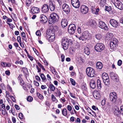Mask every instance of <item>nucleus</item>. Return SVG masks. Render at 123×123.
<instances>
[{
    "instance_id": "nucleus-21",
    "label": "nucleus",
    "mask_w": 123,
    "mask_h": 123,
    "mask_svg": "<svg viewBox=\"0 0 123 123\" xmlns=\"http://www.w3.org/2000/svg\"><path fill=\"white\" fill-rule=\"evenodd\" d=\"M95 22L93 19H90L87 23V25L93 27L95 25Z\"/></svg>"
},
{
    "instance_id": "nucleus-64",
    "label": "nucleus",
    "mask_w": 123,
    "mask_h": 123,
    "mask_svg": "<svg viewBox=\"0 0 123 123\" xmlns=\"http://www.w3.org/2000/svg\"><path fill=\"white\" fill-rule=\"evenodd\" d=\"M22 69L23 72L25 74V73L27 71V69L25 68H23Z\"/></svg>"
},
{
    "instance_id": "nucleus-52",
    "label": "nucleus",
    "mask_w": 123,
    "mask_h": 123,
    "mask_svg": "<svg viewBox=\"0 0 123 123\" xmlns=\"http://www.w3.org/2000/svg\"><path fill=\"white\" fill-rule=\"evenodd\" d=\"M67 109L68 111H70L72 109V108L70 105H68L67 106Z\"/></svg>"
},
{
    "instance_id": "nucleus-27",
    "label": "nucleus",
    "mask_w": 123,
    "mask_h": 123,
    "mask_svg": "<svg viewBox=\"0 0 123 123\" xmlns=\"http://www.w3.org/2000/svg\"><path fill=\"white\" fill-rule=\"evenodd\" d=\"M102 78L103 81H105V80L109 78V77L107 74L106 73H104L102 74Z\"/></svg>"
},
{
    "instance_id": "nucleus-60",
    "label": "nucleus",
    "mask_w": 123,
    "mask_h": 123,
    "mask_svg": "<svg viewBox=\"0 0 123 123\" xmlns=\"http://www.w3.org/2000/svg\"><path fill=\"white\" fill-rule=\"evenodd\" d=\"M77 31L78 33L79 34H80L81 32V30L80 27H78L77 29Z\"/></svg>"
},
{
    "instance_id": "nucleus-51",
    "label": "nucleus",
    "mask_w": 123,
    "mask_h": 123,
    "mask_svg": "<svg viewBox=\"0 0 123 123\" xmlns=\"http://www.w3.org/2000/svg\"><path fill=\"white\" fill-rule=\"evenodd\" d=\"M2 114L4 115L6 114L7 113V112L6 110L4 109V110H2Z\"/></svg>"
},
{
    "instance_id": "nucleus-54",
    "label": "nucleus",
    "mask_w": 123,
    "mask_h": 123,
    "mask_svg": "<svg viewBox=\"0 0 123 123\" xmlns=\"http://www.w3.org/2000/svg\"><path fill=\"white\" fill-rule=\"evenodd\" d=\"M61 57L62 59V62H63L64 61L65 59L64 55L63 54L61 56Z\"/></svg>"
},
{
    "instance_id": "nucleus-17",
    "label": "nucleus",
    "mask_w": 123,
    "mask_h": 123,
    "mask_svg": "<svg viewBox=\"0 0 123 123\" xmlns=\"http://www.w3.org/2000/svg\"><path fill=\"white\" fill-rule=\"evenodd\" d=\"M41 22L43 23H45L48 21V18L44 14L41 15L40 17Z\"/></svg>"
},
{
    "instance_id": "nucleus-31",
    "label": "nucleus",
    "mask_w": 123,
    "mask_h": 123,
    "mask_svg": "<svg viewBox=\"0 0 123 123\" xmlns=\"http://www.w3.org/2000/svg\"><path fill=\"white\" fill-rule=\"evenodd\" d=\"M62 115L65 116H66L67 115V111L66 108H64L62 109Z\"/></svg>"
},
{
    "instance_id": "nucleus-18",
    "label": "nucleus",
    "mask_w": 123,
    "mask_h": 123,
    "mask_svg": "<svg viewBox=\"0 0 123 123\" xmlns=\"http://www.w3.org/2000/svg\"><path fill=\"white\" fill-rule=\"evenodd\" d=\"M110 23L111 25L114 27H117L118 25V23L114 19H111Z\"/></svg>"
},
{
    "instance_id": "nucleus-32",
    "label": "nucleus",
    "mask_w": 123,
    "mask_h": 123,
    "mask_svg": "<svg viewBox=\"0 0 123 123\" xmlns=\"http://www.w3.org/2000/svg\"><path fill=\"white\" fill-rule=\"evenodd\" d=\"M105 0H101L100 3V5L101 6L103 7L106 4Z\"/></svg>"
},
{
    "instance_id": "nucleus-47",
    "label": "nucleus",
    "mask_w": 123,
    "mask_h": 123,
    "mask_svg": "<svg viewBox=\"0 0 123 123\" xmlns=\"http://www.w3.org/2000/svg\"><path fill=\"white\" fill-rule=\"evenodd\" d=\"M18 117L20 119H22L23 118V115L22 113H20L18 114Z\"/></svg>"
},
{
    "instance_id": "nucleus-49",
    "label": "nucleus",
    "mask_w": 123,
    "mask_h": 123,
    "mask_svg": "<svg viewBox=\"0 0 123 123\" xmlns=\"http://www.w3.org/2000/svg\"><path fill=\"white\" fill-rule=\"evenodd\" d=\"M122 61L121 60H119L117 62V65L118 66H120L122 64Z\"/></svg>"
},
{
    "instance_id": "nucleus-53",
    "label": "nucleus",
    "mask_w": 123,
    "mask_h": 123,
    "mask_svg": "<svg viewBox=\"0 0 123 123\" xmlns=\"http://www.w3.org/2000/svg\"><path fill=\"white\" fill-rule=\"evenodd\" d=\"M106 100L105 99H103L101 102V104L102 105H104L105 104Z\"/></svg>"
},
{
    "instance_id": "nucleus-38",
    "label": "nucleus",
    "mask_w": 123,
    "mask_h": 123,
    "mask_svg": "<svg viewBox=\"0 0 123 123\" xmlns=\"http://www.w3.org/2000/svg\"><path fill=\"white\" fill-rule=\"evenodd\" d=\"M37 95L38 98L41 99H43V96L39 92L37 93Z\"/></svg>"
},
{
    "instance_id": "nucleus-28",
    "label": "nucleus",
    "mask_w": 123,
    "mask_h": 123,
    "mask_svg": "<svg viewBox=\"0 0 123 123\" xmlns=\"http://www.w3.org/2000/svg\"><path fill=\"white\" fill-rule=\"evenodd\" d=\"M81 87L82 90L84 91H86L87 89L86 85L85 83H82L81 86Z\"/></svg>"
},
{
    "instance_id": "nucleus-26",
    "label": "nucleus",
    "mask_w": 123,
    "mask_h": 123,
    "mask_svg": "<svg viewBox=\"0 0 123 123\" xmlns=\"http://www.w3.org/2000/svg\"><path fill=\"white\" fill-rule=\"evenodd\" d=\"M94 37L97 39L98 40H100L102 37V36L100 34L98 33L96 34Z\"/></svg>"
},
{
    "instance_id": "nucleus-20",
    "label": "nucleus",
    "mask_w": 123,
    "mask_h": 123,
    "mask_svg": "<svg viewBox=\"0 0 123 123\" xmlns=\"http://www.w3.org/2000/svg\"><path fill=\"white\" fill-rule=\"evenodd\" d=\"M90 87L93 89H95L96 86V84L94 80L92 79L91 80L90 82Z\"/></svg>"
},
{
    "instance_id": "nucleus-10",
    "label": "nucleus",
    "mask_w": 123,
    "mask_h": 123,
    "mask_svg": "<svg viewBox=\"0 0 123 123\" xmlns=\"http://www.w3.org/2000/svg\"><path fill=\"white\" fill-rule=\"evenodd\" d=\"M118 43L117 40L116 38L114 39L110 43V46L111 49H112L115 48L117 45Z\"/></svg>"
},
{
    "instance_id": "nucleus-40",
    "label": "nucleus",
    "mask_w": 123,
    "mask_h": 123,
    "mask_svg": "<svg viewBox=\"0 0 123 123\" xmlns=\"http://www.w3.org/2000/svg\"><path fill=\"white\" fill-rule=\"evenodd\" d=\"M111 9V7L109 6V7L106 6L105 7V10L106 11L109 12L110 11Z\"/></svg>"
},
{
    "instance_id": "nucleus-30",
    "label": "nucleus",
    "mask_w": 123,
    "mask_h": 123,
    "mask_svg": "<svg viewBox=\"0 0 123 123\" xmlns=\"http://www.w3.org/2000/svg\"><path fill=\"white\" fill-rule=\"evenodd\" d=\"M120 113V114L119 109L117 108L114 111V114L115 115L117 116L118 115H119Z\"/></svg>"
},
{
    "instance_id": "nucleus-62",
    "label": "nucleus",
    "mask_w": 123,
    "mask_h": 123,
    "mask_svg": "<svg viewBox=\"0 0 123 123\" xmlns=\"http://www.w3.org/2000/svg\"><path fill=\"white\" fill-rule=\"evenodd\" d=\"M5 73L8 76L10 74V72L9 70H7L5 71Z\"/></svg>"
},
{
    "instance_id": "nucleus-14",
    "label": "nucleus",
    "mask_w": 123,
    "mask_h": 123,
    "mask_svg": "<svg viewBox=\"0 0 123 123\" xmlns=\"http://www.w3.org/2000/svg\"><path fill=\"white\" fill-rule=\"evenodd\" d=\"M49 10V6L47 4H44L42 6L41 11L43 13H45L48 12Z\"/></svg>"
},
{
    "instance_id": "nucleus-42",
    "label": "nucleus",
    "mask_w": 123,
    "mask_h": 123,
    "mask_svg": "<svg viewBox=\"0 0 123 123\" xmlns=\"http://www.w3.org/2000/svg\"><path fill=\"white\" fill-rule=\"evenodd\" d=\"M51 98L52 100L53 101H55L56 100V102H57V100H56V98L54 96V95L53 94H52L51 95Z\"/></svg>"
},
{
    "instance_id": "nucleus-59",
    "label": "nucleus",
    "mask_w": 123,
    "mask_h": 123,
    "mask_svg": "<svg viewBox=\"0 0 123 123\" xmlns=\"http://www.w3.org/2000/svg\"><path fill=\"white\" fill-rule=\"evenodd\" d=\"M70 121L71 122H73L75 121V118L73 117H71L70 119Z\"/></svg>"
},
{
    "instance_id": "nucleus-43",
    "label": "nucleus",
    "mask_w": 123,
    "mask_h": 123,
    "mask_svg": "<svg viewBox=\"0 0 123 123\" xmlns=\"http://www.w3.org/2000/svg\"><path fill=\"white\" fill-rule=\"evenodd\" d=\"M27 100L29 102H31L32 101L33 98L31 96H29L27 98Z\"/></svg>"
},
{
    "instance_id": "nucleus-2",
    "label": "nucleus",
    "mask_w": 123,
    "mask_h": 123,
    "mask_svg": "<svg viewBox=\"0 0 123 123\" xmlns=\"http://www.w3.org/2000/svg\"><path fill=\"white\" fill-rule=\"evenodd\" d=\"M76 37L78 38L80 40H83L84 39L86 40L90 39L91 38V34H90L87 31H84L82 34V36L80 37L78 36L77 35H76Z\"/></svg>"
},
{
    "instance_id": "nucleus-39",
    "label": "nucleus",
    "mask_w": 123,
    "mask_h": 123,
    "mask_svg": "<svg viewBox=\"0 0 123 123\" xmlns=\"http://www.w3.org/2000/svg\"><path fill=\"white\" fill-rule=\"evenodd\" d=\"M103 81L104 83L106 85H108L109 84V78H108L106 80H103Z\"/></svg>"
},
{
    "instance_id": "nucleus-3",
    "label": "nucleus",
    "mask_w": 123,
    "mask_h": 123,
    "mask_svg": "<svg viewBox=\"0 0 123 123\" xmlns=\"http://www.w3.org/2000/svg\"><path fill=\"white\" fill-rule=\"evenodd\" d=\"M72 43L71 40L70 39H67L63 38L62 39V44L63 49L64 50H67L69 45Z\"/></svg>"
},
{
    "instance_id": "nucleus-7",
    "label": "nucleus",
    "mask_w": 123,
    "mask_h": 123,
    "mask_svg": "<svg viewBox=\"0 0 123 123\" xmlns=\"http://www.w3.org/2000/svg\"><path fill=\"white\" fill-rule=\"evenodd\" d=\"M76 29V26L74 24H71L69 25L68 28V32L70 34H73L74 33Z\"/></svg>"
},
{
    "instance_id": "nucleus-57",
    "label": "nucleus",
    "mask_w": 123,
    "mask_h": 123,
    "mask_svg": "<svg viewBox=\"0 0 123 123\" xmlns=\"http://www.w3.org/2000/svg\"><path fill=\"white\" fill-rule=\"evenodd\" d=\"M75 119H76L75 118ZM75 122L80 123V118H77L75 120Z\"/></svg>"
},
{
    "instance_id": "nucleus-37",
    "label": "nucleus",
    "mask_w": 123,
    "mask_h": 123,
    "mask_svg": "<svg viewBox=\"0 0 123 123\" xmlns=\"http://www.w3.org/2000/svg\"><path fill=\"white\" fill-rule=\"evenodd\" d=\"M56 89H57V91L56 92H55V93L59 97V98H60V96L61 94V93L58 89L57 88Z\"/></svg>"
},
{
    "instance_id": "nucleus-23",
    "label": "nucleus",
    "mask_w": 123,
    "mask_h": 123,
    "mask_svg": "<svg viewBox=\"0 0 123 123\" xmlns=\"http://www.w3.org/2000/svg\"><path fill=\"white\" fill-rule=\"evenodd\" d=\"M61 25L63 27H65L68 25L67 20L65 19H62L61 21Z\"/></svg>"
},
{
    "instance_id": "nucleus-55",
    "label": "nucleus",
    "mask_w": 123,
    "mask_h": 123,
    "mask_svg": "<svg viewBox=\"0 0 123 123\" xmlns=\"http://www.w3.org/2000/svg\"><path fill=\"white\" fill-rule=\"evenodd\" d=\"M34 85L37 86H39V83L35 81H34Z\"/></svg>"
},
{
    "instance_id": "nucleus-12",
    "label": "nucleus",
    "mask_w": 123,
    "mask_h": 123,
    "mask_svg": "<svg viewBox=\"0 0 123 123\" xmlns=\"http://www.w3.org/2000/svg\"><path fill=\"white\" fill-rule=\"evenodd\" d=\"M71 4L72 6L76 8H78L80 6V3L79 0H71Z\"/></svg>"
},
{
    "instance_id": "nucleus-16",
    "label": "nucleus",
    "mask_w": 123,
    "mask_h": 123,
    "mask_svg": "<svg viewBox=\"0 0 123 123\" xmlns=\"http://www.w3.org/2000/svg\"><path fill=\"white\" fill-rule=\"evenodd\" d=\"M49 34L47 33L46 34V36L47 38L49 39V42H53L55 38V35L54 34H53L52 35H49Z\"/></svg>"
},
{
    "instance_id": "nucleus-29",
    "label": "nucleus",
    "mask_w": 123,
    "mask_h": 123,
    "mask_svg": "<svg viewBox=\"0 0 123 123\" xmlns=\"http://www.w3.org/2000/svg\"><path fill=\"white\" fill-rule=\"evenodd\" d=\"M84 52L87 55H89L90 54L89 49L87 47L85 48L84 49Z\"/></svg>"
},
{
    "instance_id": "nucleus-25",
    "label": "nucleus",
    "mask_w": 123,
    "mask_h": 123,
    "mask_svg": "<svg viewBox=\"0 0 123 123\" xmlns=\"http://www.w3.org/2000/svg\"><path fill=\"white\" fill-rule=\"evenodd\" d=\"M21 36L22 37V39L25 41V42H27V39L26 37V35L25 33L24 32H21Z\"/></svg>"
},
{
    "instance_id": "nucleus-19",
    "label": "nucleus",
    "mask_w": 123,
    "mask_h": 123,
    "mask_svg": "<svg viewBox=\"0 0 123 123\" xmlns=\"http://www.w3.org/2000/svg\"><path fill=\"white\" fill-rule=\"evenodd\" d=\"M113 36V34L111 33H108L106 35L105 38V40L109 41L111 40Z\"/></svg>"
},
{
    "instance_id": "nucleus-58",
    "label": "nucleus",
    "mask_w": 123,
    "mask_h": 123,
    "mask_svg": "<svg viewBox=\"0 0 123 123\" xmlns=\"http://www.w3.org/2000/svg\"><path fill=\"white\" fill-rule=\"evenodd\" d=\"M17 41L18 42H21V37L20 36H18L17 37Z\"/></svg>"
},
{
    "instance_id": "nucleus-34",
    "label": "nucleus",
    "mask_w": 123,
    "mask_h": 123,
    "mask_svg": "<svg viewBox=\"0 0 123 123\" xmlns=\"http://www.w3.org/2000/svg\"><path fill=\"white\" fill-rule=\"evenodd\" d=\"M49 88L50 90L52 91H54L55 89V88L52 84H50L49 86Z\"/></svg>"
},
{
    "instance_id": "nucleus-24",
    "label": "nucleus",
    "mask_w": 123,
    "mask_h": 123,
    "mask_svg": "<svg viewBox=\"0 0 123 123\" xmlns=\"http://www.w3.org/2000/svg\"><path fill=\"white\" fill-rule=\"evenodd\" d=\"M102 64L100 62H98L96 64V67L97 69H101L102 68Z\"/></svg>"
},
{
    "instance_id": "nucleus-41",
    "label": "nucleus",
    "mask_w": 123,
    "mask_h": 123,
    "mask_svg": "<svg viewBox=\"0 0 123 123\" xmlns=\"http://www.w3.org/2000/svg\"><path fill=\"white\" fill-rule=\"evenodd\" d=\"M31 3V1H30L29 0H27L26 1L25 4L26 6H29Z\"/></svg>"
},
{
    "instance_id": "nucleus-61",
    "label": "nucleus",
    "mask_w": 123,
    "mask_h": 123,
    "mask_svg": "<svg viewBox=\"0 0 123 123\" xmlns=\"http://www.w3.org/2000/svg\"><path fill=\"white\" fill-rule=\"evenodd\" d=\"M10 97L12 99V100L14 102H15L16 101V100L15 98L12 96H10Z\"/></svg>"
},
{
    "instance_id": "nucleus-9",
    "label": "nucleus",
    "mask_w": 123,
    "mask_h": 123,
    "mask_svg": "<svg viewBox=\"0 0 123 123\" xmlns=\"http://www.w3.org/2000/svg\"><path fill=\"white\" fill-rule=\"evenodd\" d=\"M110 75L111 78L113 80L117 82L119 81V77L118 75L114 73L111 72L110 73Z\"/></svg>"
},
{
    "instance_id": "nucleus-33",
    "label": "nucleus",
    "mask_w": 123,
    "mask_h": 123,
    "mask_svg": "<svg viewBox=\"0 0 123 123\" xmlns=\"http://www.w3.org/2000/svg\"><path fill=\"white\" fill-rule=\"evenodd\" d=\"M40 76L43 82H46L47 81L46 78L43 74H41Z\"/></svg>"
},
{
    "instance_id": "nucleus-15",
    "label": "nucleus",
    "mask_w": 123,
    "mask_h": 123,
    "mask_svg": "<svg viewBox=\"0 0 123 123\" xmlns=\"http://www.w3.org/2000/svg\"><path fill=\"white\" fill-rule=\"evenodd\" d=\"M98 26L100 28L105 30H107L108 29V27L105 23L102 21L99 22Z\"/></svg>"
},
{
    "instance_id": "nucleus-11",
    "label": "nucleus",
    "mask_w": 123,
    "mask_h": 123,
    "mask_svg": "<svg viewBox=\"0 0 123 123\" xmlns=\"http://www.w3.org/2000/svg\"><path fill=\"white\" fill-rule=\"evenodd\" d=\"M62 8L63 11L67 14H68L70 12V8L67 4L64 3L62 6Z\"/></svg>"
},
{
    "instance_id": "nucleus-1",
    "label": "nucleus",
    "mask_w": 123,
    "mask_h": 123,
    "mask_svg": "<svg viewBox=\"0 0 123 123\" xmlns=\"http://www.w3.org/2000/svg\"><path fill=\"white\" fill-rule=\"evenodd\" d=\"M58 19V15L55 13H52L51 14L49 18V24L54 23L57 22Z\"/></svg>"
},
{
    "instance_id": "nucleus-50",
    "label": "nucleus",
    "mask_w": 123,
    "mask_h": 123,
    "mask_svg": "<svg viewBox=\"0 0 123 123\" xmlns=\"http://www.w3.org/2000/svg\"><path fill=\"white\" fill-rule=\"evenodd\" d=\"M1 65L3 67H6V63L2 62L1 63Z\"/></svg>"
},
{
    "instance_id": "nucleus-56",
    "label": "nucleus",
    "mask_w": 123,
    "mask_h": 123,
    "mask_svg": "<svg viewBox=\"0 0 123 123\" xmlns=\"http://www.w3.org/2000/svg\"><path fill=\"white\" fill-rule=\"evenodd\" d=\"M37 81H40L41 80L40 77L38 76H36L35 77Z\"/></svg>"
},
{
    "instance_id": "nucleus-36",
    "label": "nucleus",
    "mask_w": 123,
    "mask_h": 123,
    "mask_svg": "<svg viewBox=\"0 0 123 123\" xmlns=\"http://www.w3.org/2000/svg\"><path fill=\"white\" fill-rule=\"evenodd\" d=\"M21 85L23 86V88L24 90H25L26 89V87L25 84L23 81L20 82Z\"/></svg>"
},
{
    "instance_id": "nucleus-4",
    "label": "nucleus",
    "mask_w": 123,
    "mask_h": 123,
    "mask_svg": "<svg viewBox=\"0 0 123 123\" xmlns=\"http://www.w3.org/2000/svg\"><path fill=\"white\" fill-rule=\"evenodd\" d=\"M112 3L116 7L120 10L123 9V4L119 0H111Z\"/></svg>"
},
{
    "instance_id": "nucleus-22",
    "label": "nucleus",
    "mask_w": 123,
    "mask_h": 123,
    "mask_svg": "<svg viewBox=\"0 0 123 123\" xmlns=\"http://www.w3.org/2000/svg\"><path fill=\"white\" fill-rule=\"evenodd\" d=\"M31 11L33 13H35L39 12L40 10L39 8L34 7L32 8Z\"/></svg>"
},
{
    "instance_id": "nucleus-45",
    "label": "nucleus",
    "mask_w": 123,
    "mask_h": 123,
    "mask_svg": "<svg viewBox=\"0 0 123 123\" xmlns=\"http://www.w3.org/2000/svg\"><path fill=\"white\" fill-rule=\"evenodd\" d=\"M15 110L14 108H11V112L14 116L16 115V113L15 112Z\"/></svg>"
},
{
    "instance_id": "nucleus-63",
    "label": "nucleus",
    "mask_w": 123,
    "mask_h": 123,
    "mask_svg": "<svg viewBox=\"0 0 123 123\" xmlns=\"http://www.w3.org/2000/svg\"><path fill=\"white\" fill-rule=\"evenodd\" d=\"M14 106L15 108L17 110H18L19 109V107L18 105H15Z\"/></svg>"
},
{
    "instance_id": "nucleus-44",
    "label": "nucleus",
    "mask_w": 123,
    "mask_h": 123,
    "mask_svg": "<svg viewBox=\"0 0 123 123\" xmlns=\"http://www.w3.org/2000/svg\"><path fill=\"white\" fill-rule=\"evenodd\" d=\"M70 80L72 84L74 86L75 84V82L74 80L72 78H71Z\"/></svg>"
},
{
    "instance_id": "nucleus-5",
    "label": "nucleus",
    "mask_w": 123,
    "mask_h": 123,
    "mask_svg": "<svg viewBox=\"0 0 123 123\" xmlns=\"http://www.w3.org/2000/svg\"><path fill=\"white\" fill-rule=\"evenodd\" d=\"M86 72L87 75L90 77H93L95 74L94 69L91 67H88L87 68Z\"/></svg>"
},
{
    "instance_id": "nucleus-8",
    "label": "nucleus",
    "mask_w": 123,
    "mask_h": 123,
    "mask_svg": "<svg viewBox=\"0 0 123 123\" xmlns=\"http://www.w3.org/2000/svg\"><path fill=\"white\" fill-rule=\"evenodd\" d=\"M117 94L115 92H111L110 93V99L111 101L115 103L117 99Z\"/></svg>"
},
{
    "instance_id": "nucleus-6",
    "label": "nucleus",
    "mask_w": 123,
    "mask_h": 123,
    "mask_svg": "<svg viewBox=\"0 0 123 123\" xmlns=\"http://www.w3.org/2000/svg\"><path fill=\"white\" fill-rule=\"evenodd\" d=\"M94 48L96 51L101 52L104 49L105 46L103 44L101 43H97L95 46Z\"/></svg>"
},
{
    "instance_id": "nucleus-48",
    "label": "nucleus",
    "mask_w": 123,
    "mask_h": 123,
    "mask_svg": "<svg viewBox=\"0 0 123 123\" xmlns=\"http://www.w3.org/2000/svg\"><path fill=\"white\" fill-rule=\"evenodd\" d=\"M36 34L38 36H40L41 35V33L40 31L39 30L37 31L36 32Z\"/></svg>"
},
{
    "instance_id": "nucleus-35",
    "label": "nucleus",
    "mask_w": 123,
    "mask_h": 123,
    "mask_svg": "<svg viewBox=\"0 0 123 123\" xmlns=\"http://www.w3.org/2000/svg\"><path fill=\"white\" fill-rule=\"evenodd\" d=\"M93 95L94 97L97 99H98L100 97V95L98 93H94Z\"/></svg>"
},
{
    "instance_id": "nucleus-13",
    "label": "nucleus",
    "mask_w": 123,
    "mask_h": 123,
    "mask_svg": "<svg viewBox=\"0 0 123 123\" xmlns=\"http://www.w3.org/2000/svg\"><path fill=\"white\" fill-rule=\"evenodd\" d=\"M80 11L83 14H85L88 12V9L87 7L85 5H82L80 8Z\"/></svg>"
},
{
    "instance_id": "nucleus-46",
    "label": "nucleus",
    "mask_w": 123,
    "mask_h": 123,
    "mask_svg": "<svg viewBox=\"0 0 123 123\" xmlns=\"http://www.w3.org/2000/svg\"><path fill=\"white\" fill-rule=\"evenodd\" d=\"M120 114L123 115V106H120Z\"/></svg>"
}]
</instances>
